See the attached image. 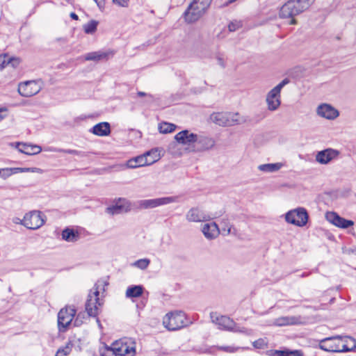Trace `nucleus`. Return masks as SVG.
I'll return each mask as SVG.
<instances>
[{
  "label": "nucleus",
  "mask_w": 356,
  "mask_h": 356,
  "mask_svg": "<svg viewBox=\"0 0 356 356\" xmlns=\"http://www.w3.org/2000/svg\"><path fill=\"white\" fill-rule=\"evenodd\" d=\"M315 0H289L281 8L279 16L282 19H290L289 24H296L294 17L307 10Z\"/></svg>",
  "instance_id": "f257e3e1"
},
{
  "label": "nucleus",
  "mask_w": 356,
  "mask_h": 356,
  "mask_svg": "<svg viewBox=\"0 0 356 356\" xmlns=\"http://www.w3.org/2000/svg\"><path fill=\"white\" fill-rule=\"evenodd\" d=\"M212 0H193L184 13L188 23H193L201 18L209 8Z\"/></svg>",
  "instance_id": "f03ea898"
},
{
  "label": "nucleus",
  "mask_w": 356,
  "mask_h": 356,
  "mask_svg": "<svg viewBox=\"0 0 356 356\" xmlns=\"http://www.w3.org/2000/svg\"><path fill=\"white\" fill-rule=\"evenodd\" d=\"M210 120L217 125L230 127L244 122L245 120L238 113L216 112L210 115Z\"/></svg>",
  "instance_id": "7ed1b4c3"
},
{
  "label": "nucleus",
  "mask_w": 356,
  "mask_h": 356,
  "mask_svg": "<svg viewBox=\"0 0 356 356\" xmlns=\"http://www.w3.org/2000/svg\"><path fill=\"white\" fill-rule=\"evenodd\" d=\"M102 285V284L99 282L96 283L88 296V299L86 303V310L90 316H97L98 315L99 308L102 305V302L99 298V288Z\"/></svg>",
  "instance_id": "20e7f679"
},
{
  "label": "nucleus",
  "mask_w": 356,
  "mask_h": 356,
  "mask_svg": "<svg viewBox=\"0 0 356 356\" xmlns=\"http://www.w3.org/2000/svg\"><path fill=\"white\" fill-rule=\"evenodd\" d=\"M185 314L181 311H175L168 313L163 319V324L168 330H177L184 327L186 324Z\"/></svg>",
  "instance_id": "39448f33"
},
{
  "label": "nucleus",
  "mask_w": 356,
  "mask_h": 356,
  "mask_svg": "<svg viewBox=\"0 0 356 356\" xmlns=\"http://www.w3.org/2000/svg\"><path fill=\"white\" fill-rule=\"evenodd\" d=\"M289 83V80L284 79L268 92L266 102L269 111H275L278 109L281 104V90Z\"/></svg>",
  "instance_id": "423d86ee"
},
{
  "label": "nucleus",
  "mask_w": 356,
  "mask_h": 356,
  "mask_svg": "<svg viewBox=\"0 0 356 356\" xmlns=\"http://www.w3.org/2000/svg\"><path fill=\"white\" fill-rule=\"evenodd\" d=\"M308 213L307 210L302 207L288 211L285 215V220L290 224L298 227L305 226L308 221Z\"/></svg>",
  "instance_id": "0eeeda50"
},
{
  "label": "nucleus",
  "mask_w": 356,
  "mask_h": 356,
  "mask_svg": "<svg viewBox=\"0 0 356 356\" xmlns=\"http://www.w3.org/2000/svg\"><path fill=\"white\" fill-rule=\"evenodd\" d=\"M76 311L73 307H65L58 313V327L60 332H65L72 323Z\"/></svg>",
  "instance_id": "6e6552de"
},
{
  "label": "nucleus",
  "mask_w": 356,
  "mask_h": 356,
  "mask_svg": "<svg viewBox=\"0 0 356 356\" xmlns=\"http://www.w3.org/2000/svg\"><path fill=\"white\" fill-rule=\"evenodd\" d=\"M41 89V81L32 80L20 83L18 86L17 91L21 96L30 97L37 95Z\"/></svg>",
  "instance_id": "1a4fd4ad"
},
{
  "label": "nucleus",
  "mask_w": 356,
  "mask_h": 356,
  "mask_svg": "<svg viewBox=\"0 0 356 356\" xmlns=\"http://www.w3.org/2000/svg\"><path fill=\"white\" fill-rule=\"evenodd\" d=\"M44 223L42 213L39 211H32L24 216V226L29 229H37Z\"/></svg>",
  "instance_id": "9d476101"
},
{
  "label": "nucleus",
  "mask_w": 356,
  "mask_h": 356,
  "mask_svg": "<svg viewBox=\"0 0 356 356\" xmlns=\"http://www.w3.org/2000/svg\"><path fill=\"white\" fill-rule=\"evenodd\" d=\"M118 356H133L136 353L134 343L129 339H123L112 343Z\"/></svg>",
  "instance_id": "9b49d317"
},
{
  "label": "nucleus",
  "mask_w": 356,
  "mask_h": 356,
  "mask_svg": "<svg viewBox=\"0 0 356 356\" xmlns=\"http://www.w3.org/2000/svg\"><path fill=\"white\" fill-rule=\"evenodd\" d=\"M177 201V197H163L155 199L142 200L138 202L141 209H152L162 205H166Z\"/></svg>",
  "instance_id": "f8f14e48"
},
{
  "label": "nucleus",
  "mask_w": 356,
  "mask_h": 356,
  "mask_svg": "<svg viewBox=\"0 0 356 356\" xmlns=\"http://www.w3.org/2000/svg\"><path fill=\"white\" fill-rule=\"evenodd\" d=\"M210 318L211 322L218 325L220 330L231 331L234 328L235 322L227 316L219 315L216 312H211Z\"/></svg>",
  "instance_id": "ddd939ff"
},
{
  "label": "nucleus",
  "mask_w": 356,
  "mask_h": 356,
  "mask_svg": "<svg viewBox=\"0 0 356 356\" xmlns=\"http://www.w3.org/2000/svg\"><path fill=\"white\" fill-rule=\"evenodd\" d=\"M215 140L211 137L197 135L196 143L191 148V152H198L209 150L215 145Z\"/></svg>",
  "instance_id": "4468645a"
},
{
  "label": "nucleus",
  "mask_w": 356,
  "mask_h": 356,
  "mask_svg": "<svg viewBox=\"0 0 356 356\" xmlns=\"http://www.w3.org/2000/svg\"><path fill=\"white\" fill-rule=\"evenodd\" d=\"M197 134L190 133L188 130H184L177 133L175 139L180 144L188 145V149L191 152V148L196 143Z\"/></svg>",
  "instance_id": "2eb2a0df"
},
{
  "label": "nucleus",
  "mask_w": 356,
  "mask_h": 356,
  "mask_svg": "<svg viewBox=\"0 0 356 356\" xmlns=\"http://www.w3.org/2000/svg\"><path fill=\"white\" fill-rule=\"evenodd\" d=\"M316 113L318 116L330 120L336 119L339 115V111L334 107L325 103L318 106Z\"/></svg>",
  "instance_id": "dca6fc26"
},
{
  "label": "nucleus",
  "mask_w": 356,
  "mask_h": 356,
  "mask_svg": "<svg viewBox=\"0 0 356 356\" xmlns=\"http://www.w3.org/2000/svg\"><path fill=\"white\" fill-rule=\"evenodd\" d=\"M325 218L327 221L336 227L343 229L348 228L354 225V222L353 220H346L333 211L327 212L325 214Z\"/></svg>",
  "instance_id": "f3484780"
},
{
  "label": "nucleus",
  "mask_w": 356,
  "mask_h": 356,
  "mask_svg": "<svg viewBox=\"0 0 356 356\" xmlns=\"http://www.w3.org/2000/svg\"><path fill=\"white\" fill-rule=\"evenodd\" d=\"M340 336H335L322 339L319 348L327 352H340Z\"/></svg>",
  "instance_id": "a211bd4d"
},
{
  "label": "nucleus",
  "mask_w": 356,
  "mask_h": 356,
  "mask_svg": "<svg viewBox=\"0 0 356 356\" xmlns=\"http://www.w3.org/2000/svg\"><path fill=\"white\" fill-rule=\"evenodd\" d=\"M186 218L188 222H200L209 220L213 218L200 209L193 207L186 213Z\"/></svg>",
  "instance_id": "6ab92c4d"
},
{
  "label": "nucleus",
  "mask_w": 356,
  "mask_h": 356,
  "mask_svg": "<svg viewBox=\"0 0 356 356\" xmlns=\"http://www.w3.org/2000/svg\"><path fill=\"white\" fill-rule=\"evenodd\" d=\"M339 154L338 150L328 148L318 152L316 155V161L321 164H327L337 159Z\"/></svg>",
  "instance_id": "aec40b11"
},
{
  "label": "nucleus",
  "mask_w": 356,
  "mask_h": 356,
  "mask_svg": "<svg viewBox=\"0 0 356 356\" xmlns=\"http://www.w3.org/2000/svg\"><path fill=\"white\" fill-rule=\"evenodd\" d=\"M115 52L113 50L92 51L86 54L84 59L86 60L98 62L102 60H107L109 57L113 56Z\"/></svg>",
  "instance_id": "412c9836"
},
{
  "label": "nucleus",
  "mask_w": 356,
  "mask_h": 356,
  "mask_svg": "<svg viewBox=\"0 0 356 356\" xmlns=\"http://www.w3.org/2000/svg\"><path fill=\"white\" fill-rule=\"evenodd\" d=\"M130 210V204L125 199H119L115 204L106 208V213L111 215L119 214L122 212H127Z\"/></svg>",
  "instance_id": "4be33fe9"
},
{
  "label": "nucleus",
  "mask_w": 356,
  "mask_h": 356,
  "mask_svg": "<svg viewBox=\"0 0 356 356\" xmlns=\"http://www.w3.org/2000/svg\"><path fill=\"white\" fill-rule=\"evenodd\" d=\"M202 232L207 239H214L220 234V229L216 222L207 223L202 226Z\"/></svg>",
  "instance_id": "5701e85b"
},
{
  "label": "nucleus",
  "mask_w": 356,
  "mask_h": 356,
  "mask_svg": "<svg viewBox=\"0 0 356 356\" xmlns=\"http://www.w3.org/2000/svg\"><path fill=\"white\" fill-rule=\"evenodd\" d=\"M152 164V161L149 162L147 161V158L143 154L136 156L133 159H129L127 162V167L128 168H136L139 167H143L145 165H150Z\"/></svg>",
  "instance_id": "b1692460"
},
{
  "label": "nucleus",
  "mask_w": 356,
  "mask_h": 356,
  "mask_svg": "<svg viewBox=\"0 0 356 356\" xmlns=\"http://www.w3.org/2000/svg\"><path fill=\"white\" fill-rule=\"evenodd\" d=\"M340 352L351 351L356 348L355 340L348 336L340 337Z\"/></svg>",
  "instance_id": "393cba45"
},
{
  "label": "nucleus",
  "mask_w": 356,
  "mask_h": 356,
  "mask_svg": "<svg viewBox=\"0 0 356 356\" xmlns=\"http://www.w3.org/2000/svg\"><path fill=\"white\" fill-rule=\"evenodd\" d=\"M90 131L99 136H106L111 133V126L108 122H100L95 124Z\"/></svg>",
  "instance_id": "a878e982"
},
{
  "label": "nucleus",
  "mask_w": 356,
  "mask_h": 356,
  "mask_svg": "<svg viewBox=\"0 0 356 356\" xmlns=\"http://www.w3.org/2000/svg\"><path fill=\"white\" fill-rule=\"evenodd\" d=\"M18 149L19 152L28 155L37 154L42 151L41 147L38 145H29L26 143H19Z\"/></svg>",
  "instance_id": "bb28decb"
},
{
  "label": "nucleus",
  "mask_w": 356,
  "mask_h": 356,
  "mask_svg": "<svg viewBox=\"0 0 356 356\" xmlns=\"http://www.w3.org/2000/svg\"><path fill=\"white\" fill-rule=\"evenodd\" d=\"M283 166L282 163H266L259 165L258 169L264 172H274L280 170Z\"/></svg>",
  "instance_id": "cd10ccee"
},
{
  "label": "nucleus",
  "mask_w": 356,
  "mask_h": 356,
  "mask_svg": "<svg viewBox=\"0 0 356 356\" xmlns=\"http://www.w3.org/2000/svg\"><path fill=\"white\" fill-rule=\"evenodd\" d=\"M62 238L67 242H75L79 240V234L72 229L66 228L62 232Z\"/></svg>",
  "instance_id": "c85d7f7f"
},
{
  "label": "nucleus",
  "mask_w": 356,
  "mask_h": 356,
  "mask_svg": "<svg viewBox=\"0 0 356 356\" xmlns=\"http://www.w3.org/2000/svg\"><path fill=\"white\" fill-rule=\"evenodd\" d=\"M144 288L141 285L131 286L126 291L127 298H138L143 293Z\"/></svg>",
  "instance_id": "c756f323"
},
{
  "label": "nucleus",
  "mask_w": 356,
  "mask_h": 356,
  "mask_svg": "<svg viewBox=\"0 0 356 356\" xmlns=\"http://www.w3.org/2000/svg\"><path fill=\"white\" fill-rule=\"evenodd\" d=\"M144 155L147 158V162L152 161V164L159 161L161 158L158 149H152L151 150L144 153Z\"/></svg>",
  "instance_id": "7c9ffc66"
},
{
  "label": "nucleus",
  "mask_w": 356,
  "mask_h": 356,
  "mask_svg": "<svg viewBox=\"0 0 356 356\" xmlns=\"http://www.w3.org/2000/svg\"><path fill=\"white\" fill-rule=\"evenodd\" d=\"M295 323L294 317L283 316L275 320L274 324L277 326H285L292 325Z\"/></svg>",
  "instance_id": "2f4dec72"
},
{
  "label": "nucleus",
  "mask_w": 356,
  "mask_h": 356,
  "mask_svg": "<svg viewBox=\"0 0 356 356\" xmlns=\"http://www.w3.org/2000/svg\"><path fill=\"white\" fill-rule=\"evenodd\" d=\"M98 22L96 20H90L83 26V31L87 34H93L96 32Z\"/></svg>",
  "instance_id": "473e14b6"
},
{
  "label": "nucleus",
  "mask_w": 356,
  "mask_h": 356,
  "mask_svg": "<svg viewBox=\"0 0 356 356\" xmlns=\"http://www.w3.org/2000/svg\"><path fill=\"white\" fill-rule=\"evenodd\" d=\"M176 126L169 122H162L159 126V130L162 134H168L175 131Z\"/></svg>",
  "instance_id": "72a5a7b5"
},
{
  "label": "nucleus",
  "mask_w": 356,
  "mask_h": 356,
  "mask_svg": "<svg viewBox=\"0 0 356 356\" xmlns=\"http://www.w3.org/2000/svg\"><path fill=\"white\" fill-rule=\"evenodd\" d=\"M275 354L277 356H303L301 350H276Z\"/></svg>",
  "instance_id": "f704fd0d"
},
{
  "label": "nucleus",
  "mask_w": 356,
  "mask_h": 356,
  "mask_svg": "<svg viewBox=\"0 0 356 356\" xmlns=\"http://www.w3.org/2000/svg\"><path fill=\"white\" fill-rule=\"evenodd\" d=\"M222 234L227 236L232 233V226L227 219H222L220 222Z\"/></svg>",
  "instance_id": "c9c22d12"
},
{
  "label": "nucleus",
  "mask_w": 356,
  "mask_h": 356,
  "mask_svg": "<svg viewBox=\"0 0 356 356\" xmlns=\"http://www.w3.org/2000/svg\"><path fill=\"white\" fill-rule=\"evenodd\" d=\"M150 264V260L149 259L145 258V259H140L137 261H136L132 265L134 267H136L141 270H145L147 268Z\"/></svg>",
  "instance_id": "e433bc0d"
},
{
  "label": "nucleus",
  "mask_w": 356,
  "mask_h": 356,
  "mask_svg": "<svg viewBox=\"0 0 356 356\" xmlns=\"http://www.w3.org/2000/svg\"><path fill=\"white\" fill-rule=\"evenodd\" d=\"M219 350H222L226 353H232L236 352L238 350L240 349V347H236L234 346H218L216 348Z\"/></svg>",
  "instance_id": "4c0bfd02"
},
{
  "label": "nucleus",
  "mask_w": 356,
  "mask_h": 356,
  "mask_svg": "<svg viewBox=\"0 0 356 356\" xmlns=\"http://www.w3.org/2000/svg\"><path fill=\"white\" fill-rule=\"evenodd\" d=\"M102 356H118L117 352L114 350L113 346H106L104 350L101 353Z\"/></svg>",
  "instance_id": "58836bf2"
},
{
  "label": "nucleus",
  "mask_w": 356,
  "mask_h": 356,
  "mask_svg": "<svg viewBox=\"0 0 356 356\" xmlns=\"http://www.w3.org/2000/svg\"><path fill=\"white\" fill-rule=\"evenodd\" d=\"M231 332H241V333H243L246 335H251L252 334V330L247 329L245 327H241L238 326L236 323H235L234 328L233 330H232Z\"/></svg>",
  "instance_id": "ea45409f"
},
{
  "label": "nucleus",
  "mask_w": 356,
  "mask_h": 356,
  "mask_svg": "<svg viewBox=\"0 0 356 356\" xmlns=\"http://www.w3.org/2000/svg\"><path fill=\"white\" fill-rule=\"evenodd\" d=\"M242 26V24L240 21H233L228 25V29L230 32L236 31Z\"/></svg>",
  "instance_id": "a19ab883"
},
{
  "label": "nucleus",
  "mask_w": 356,
  "mask_h": 356,
  "mask_svg": "<svg viewBox=\"0 0 356 356\" xmlns=\"http://www.w3.org/2000/svg\"><path fill=\"white\" fill-rule=\"evenodd\" d=\"M57 152H63V153L69 154L77 155V156H84L83 152L77 151L76 149H58Z\"/></svg>",
  "instance_id": "79ce46f5"
},
{
  "label": "nucleus",
  "mask_w": 356,
  "mask_h": 356,
  "mask_svg": "<svg viewBox=\"0 0 356 356\" xmlns=\"http://www.w3.org/2000/svg\"><path fill=\"white\" fill-rule=\"evenodd\" d=\"M70 348L68 346H66L65 348L58 349L56 356H67L70 354Z\"/></svg>",
  "instance_id": "37998d69"
},
{
  "label": "nucleus",
  "mask_w": 356,
  "mask_h": 356,
  "mask_svg": "<svg viewBox=\"0 0 356 356\" xmlns=\"http://www.w3.org/2000/svg\"><path fill=\"white\" fill-rule=\"evenodd\" d=\"M13 171L14 170L12 168L0 169V177L6 179L12 175Z\"/></svg>",
  "instance_id": "c03bdc74"
},
{
  "label": "nucleus",
  "mask_w": 356,
  "mask_h": 356,
  "mask_svg": "<svg viewBox=\"0 0 356 356\" xmlns=\"http://www.w3.org/2000/svg\"><path fill=\"white\" fill-rule=\"evenodd\" d=\"M266 345V342L264 339H259L253 342V346L256 348H264Z\"/></svg>",
  "instance_id": "a18cd8bd"
},
{
  "label": "nucleus",
  "mask_w": 356,
  "mask_h": 356,
  "mask_svg": "<svg viewBox=\"0 0 356 356\" xmlns=\"http://www.w3.org/2000/svg\"><path fill=\"white\" fill-rule=\"evenodd\" d=\"M13 170H14V172H39L40 170V169L37 168H13Z\"/></svg>",
  "instance_id": "49530a36"
},
{
  "label": "nucleus",
  "mask_w": 356,
  "mask_h": 356,
  "mask_svg": "<svg viewBox=\"0 0 356 356\" xmlns=\"http://www.w3.org/2000/svg\"><path fill=\"white\" fill-rule=\"evenodd\" d=\"M8 115V109L6 106L0 107V122Z\"/></svg>",
  "instance_id": "de8ad7c7"
},
{
  "label": "nucleus",
  "mask_w": 356,
  "mask_h": 356,
  "mask_svg": "<svg viewBox=\"0 0 356 356\" xmlns=\"http://www.w3.org/2000/svg\"><path fill=\"white\" fill-rule=\"evenodd\" d=\"M113 3L121 7H127L129 0H113Z\"/></svg>",
  "instance_id": "09e8293b"
},
{
  "label": "nucleus",
  "mask_w": 356,
  "mask_h": 356,
  "mask_svg": "<svg viewBox=\"0 0 356 356\" xmlns=\"http://www.w3.org/2000/svg\"><path fill=\"white\" fill-rule=\"evenodd\" d=\"M137 95L138 97H147L149 98V101H153V99H154V97L152 95L147 94L144 92L139 91L137 92Z\"/></svg>",
  "instance_id": "8fccbe9b"
},
{
  "label": "nucleus",
  "mask_w": 356,
  "mask_h": 356,
  "mask_svg": "<svg viewBox=\"0 0 356 356\" xmlns=\"http://www.w3.org/2000/svg\"><path fill=\"white\" fill-rule=\"evenodd\" d=\"M81 314H79L74 321V326H80L82 324V321L80 320Z\"/></svg>",
  "instance_id": "3c124183"
},
{
  "label": "nucleus",
  "mask_w": 356,
  "mask_h": 356,
  "mask_svg": "<svg viewBox=\"0 0 356 356\" xmlns=\"http://www.w3.org/2000/svg\"><path fill=\"white\" fill-rule=\"evenodd\" d=\"M13 222L15 224H20V225H24V218L21 219L18 217L13 218Z\"/></svg>",
  "instance_id": "603ef678"
},
{
  "label": "nucleus",
  "mask_w": 356,
  "mask_h": 356,
  "mask_svg": "<svg viewBox=\"0 0 356 356\" xmlns=\"http://www.w3.org/2000/svg\"><path fill=\"white\" fill-rule=\"evenodd\" d=\"M99 8H102L104 6V0H94Z\"/></svg>",
  "instance_id": "864d4df0"
},
{
  "label": "nucleus",
  "mask_w": 356,
  "mask_h": 356,
  "mask_svg": "<svg viewBox=\"0 0 356 356\" xmlns=\"http://www.w3.org/2000/svg\"><path fill=\"white\" fill-rule=\"evenodd\" d=\"M70 17H71V18H72L73 19H75V20H77L79 19L78 15L74 13H71Z\"/></svg>",
  "instance_id": "5fc2aeb1"
},
{
  "label": "nucleus",
  "mask_w": 356,
  "mask_h": 356,
  "mask_svg": "<svg viewBox=\"0 0 356 356\" xmlns=\"http://www.w3.org/2000/svg\"><path fill=\"white\" fill-rule=\"evenodd\" d=\"M218 63L222 66V67H225V64H224V62L222 60V58H218Z\"/></svg>",
  "instance_id": "6e6d98bb"
},
{
  "label": "nucleus",
  "mask_w": 356,
  "mask_h": 356,
  "mask_svg": "<svg viewBox=\"0 0 356 356\" xmlns=\"http://www.w3.org/2000/svg\"><path fill=\"white\" fill-rule=\"evenodd\" d=\"M236 0H229V3H233L234 1H236Z\"/></svg>",
  "instance_id": "4d7b16f0"
}]
</instances>
